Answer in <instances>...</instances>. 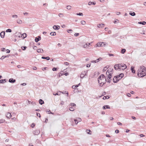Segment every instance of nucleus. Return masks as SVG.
Instances as JSON below:
<instances>
[{
	"instance_id": "obj_1",
	"label": "nucleus",
	"mask_w": 146,
	"mask_h": 146,
	"mask_svg": "<svg viewBox=\"0 0 146 146\" xmlns=\"http://www.w3.org/2000/svg\"><path fill=\"white\" fill-rule=\"evenodd\" d=\"M137 75L139 77H142L146 75V68L144 66H141L138 70Z\"/></svg>"
},
{
	"instance_id": "obj_2",
	"label": "nucleus",
	"mask_w": 146,
	"mask_h": 146,
	"mask_svg": "<svg viewBox=\"0 0 146 146\" xmlns=\"http://www.w3.org/2000/svg\"><path fill=\"white\" fill-rule=\"evenodd\" d=\"M106 77L103 74L99 76L98 78V83L101 86H102L106 83Z\"/></svg>"
},
{
	"instance_id": "obj_3",
	"label": "nucleus",
	"mask_w": 146,
	"mask_h": 146,
	"mask_svg": "<svg viewBox=\"0 0 146 146\" xmlns=\"http://www.w3.org/2000/svg\"><path fill=\"white\" fill-rule=\"evenodd\" d=\"M127 66L125 64H115L114 68L116 70H124L127 68Z\"/></svg>"
},
{
	"instance_id": "obj_4",
	"label": "nucleus",
	"mask_w": 146,
	"mask_h": 146,
	"mask_svg": "<svg viewBox=\"0 0 146 146\" xmlns=\"http://www.w3.org/2000/svg\"><path fill=\"white\" fill-rule=\"evenodd\" d=\"M87 76V74H86L85 71H83L82 72V74L80 75V77L82 79L85 76Z\"/></svg>"
},
{
	"instance_id": "obj_5",
	"label": "nucleus",
	"mask_w": 146,
	"mask_h": 146,
	"mask_svg": "<svg viewBox=\"0 0 146 146\" xmlns=\"http://www.w3.org/2000/svg\"><path fill=\"white\" fill-rule=\"evenodd\" d=\"M40 133V131L38 130H36L33 131V133L35 135H38Z\"/></svg>"
},
{
	"instance_id": "obj_6",
	"label": "nucleus",
	"mask_w": 146,
	"mask_h": 146,
	"mask_svg": "<svg viewBox=\"0 0 146 146\" xmlns=\"http://www.w3.org/2000/svg\"><path fill=\"white\" fill-rule=\"evenodd\" d=\"M105 44L104 42H98L97 44V46H104Z\"/></svg>"
},
{
	"instance_id": "obj_7",
	"label": "nucleus",
	"mask_w": 146,
	"mask_h": 146,
	"mask_svg": "<svg viewBox=\"0 0 146 146\" xmlns=\"http://www.w3.org/2000/svg\"><path fill=\"white\" fill-rule=\"evenodd\" d=\"M102 58L100 57L95 60H93V61H92L91 62L93 63H97V62H98L100 60H102Z\"/></svg>"
},
{
	"instance_id": "obj_8",
	"label": "nucleus",
	"mask_w": 146,
	"mask_h": 146,
	"mask_svg": "<svg viewBox=\"0 0 146 146\" xmlns=\"http://www.w3.org/2000/svg\"><path fill=\"white\" fill-rule=\"evenodd\" d=\"M41 39V37L40 36H38V37H36L35 39V41L36 42H37L39 40Z\"/></svg>"
},
{
	"instance_id": "obj_9",
	"label": "nucleus",
	"mask_w": 146,
	"mask_h": 146,
	"mask_svg": "<svg viewBox=\"0 0 146 146\" xmlns=\"http://www.w3.org/2000/svg\"><path fill=\"white\" fill-rule=\"evenodd\" d=\"M109 70H108V71H107L106 72V74L108 76L109 75H110V76H111L113 73L112 71L110 70L109 71Z\"/></svg>"
},
{
	"instance_id": "obj_10",
	"label": "nucleus",
	"mask_w": 146,
	"mask_h": 146,
	"mask_svg": "<svg viewBox=\"0 0 146 146\" xmlns=\"http://www.w3.org/2000/svg\"><path fill=\"white\" fill-rule=\"evenodd\" d=\"M53 28L56 30H58L60 28V26L58 25H54L53 27Z\"/></svg>"
},
{
	"instance_id": "obj_11",
	"label": "nucleus",
	"mask_w": 146,
	"mask_h": 146,
	"mask_svg": "<svg viewBox=\"0 0 146 146\" xmlns=\"http://www.w3.org/2000/svg\"><path fill=\"white\" fill-rule=\"evenodd\" d=\"M11 116L12 115L9 112H8L6 115V117L8 118H10Z\"/></svg>"
},
{
	"instance_id": "obj_12",
	"label": "nucleus",
	"mask_w": 146,
	"mask_h": 146,
	"mask_svg": "<svg viewBox=\"0 0 146 146\" xmlns=\"http://www.w3.org/2000/svg\"><path fill=\"white\" fill-rule=\"evenodd\" d=\"M9 81L10 83H14L16 82V80L13 78H11L9 80Z\"/></svg>"
},
{
	"instance_id": "obj_13",
	"label": "nucleus",
	"mask_w": 146,
	"mask_h": 146,
	"mask_svg": "<svg viewBox=\"0 0 146 146\" xmlns=\"http://www.w3.org/2000/svg\"><path fill=\"white\" fill-rule=\"evenodd\" d=\"M5 34V31H2L0 33V36L2 38H3L4 37Z\"/></svg>"
},
{
	"instance_id": "obj_14",
	"label": "nucleus",
	"mask_w": 146,
	"mask_h": 146,
	"mask_svg": "<svg viewBox=\"0 0 146 146\" xmlns=\"http://www.w3.org/2000/svg\"><path fill=\"white\" fill-rule=\"evenodd\" d=\"M113 80L114 83H116L119 81V79H117L115 76L113 78Z\"/></svg>"
},
{
	"instance_id": "obj_15",
	"label": "nucleus",
	"mask_w": 146,
	"mask_h": 146,
	"mask_svg": "<svg viewBox=\"0 0 146 146\" xmlns=\"http://www.w3.org/2000/svg\"><path fill=\"white\" fill-rule=\"evenodd\" d=\"M103 109H110V106L108 105H105L103 107Z\"/></svg>"
},
{
	"instance_id": "obj_16",
	"label": "nucleus",
	"mask_w": 146,
	"mask_h": 146,
	"mask_svg": "<svg viewBox=\"0 0 146 146\" xmlns=\"http://www.w3.org/2000/svg\"><path fill=\"white\" fill-rule=\"evenodd\" d=\"M134 68L133 66H131V72L133 73H135V71L134 70Z\"/></svg>"
},
{
	"instance_id": "obj_17",
	"label": "nucleus",
	"mask_w": 146,
	"mask_h": 146,
	"mask_svg": "<svg viewBox=\"0 0 146 146\" xmlns=\"http://www.w3.org/2000/svg\"><path fill=\"white\" fill-rule=\"evenodd\" d=\"M104 24H99L98 25V27L99 28H103L104 27Z\"/></svg>"
},
{
	"instance_id": "obj_18",
	"label": "nucleus",
	"mask_w": 146,
	"mask_h": 146,
	"mask_svg": "<svg viewBox=\"0 0 146 146\" xmlns=\"http://www.w3.org/2000/svg\"><path fill=\"white\" fill-rule=\"evenodd\" d=\"M39 102L41 105H42L44 103V101L42 99H40L39 100Z\"/></svg>"
},
{
	"instance_id": "obj_19",
	"label": "nucleus",
	"mask_w": 146,
	"mask_h": 146,
	"mask_svg": "<svg viewBox=\"0 0 146 146\" xmlns=\"http://www.w3.org/2000/svg\"><path fill=\"white\" fill-rule=\"evenodd\" d=\"M41 58L43 59H46L47 60H49L50 59V57L49 56H47L46 57L42 56Z\"/></svg>"
},
{
	"instance_id": "obj_20",
	"label": "nucleus",
	"mask_w": 146,
	"mask_h": 146,
	"mask_svg": "<svg viewBox=\"0 0 146 146\" xmlns=\"http://www.w3.org/2000/svg\"><path fill=\"white\" fill-rule=\"evenodd\" d=\"M129 14L133 16H135L136 15L135 12L132 11H131L129 12Z\"/></svg>"
},
{
	"instance_id": "obj_21",
	"label": "nucleus",
	"mask_w": 146,
	"mask_h": 146,
	"mask_svg": "<svg viewBox=\"0 0 146 146\" xmlns=\"http://www.w3.org/2000/svg\"><path fill=\"white\" fill-rule=\"evenodd\" d=\"M75 108L69 106V110L70 111H72L74 110Z\"/></svg>"
},
{
	"instance_id": "obj_22",
	"label": "nucleus",
	"mask_w": 146,
	"mask_h": 146,
	"mask_svg": "<svg viewBox=\"0 0 146 146\" xmlns=\"http://www.w3.org/2000/svg\"><path fill=\"white\" fill-rule=\"evenodd\" d=\"M96 4V3L95 2H92L91 1H90L88 3V5H91L92 4H93V5H95Z\"/></svg>"
},
{
	"instance_id": "obj_23",
	"label": "nucleus",
	"mask_w": 146,
	"mask_h": 146,
	"mask_svg": "<svg viewBox=\"0 0 146 146\" xmlns=\"http://www.w3.org/2000/svg\"><path fill=\"white\" fill-rule=\"evenodd\" d=\"M138 24H142L143 25H145L146 24V22L145 21H141L138 22Z\"/></svg>"
},
{
	"instance_id": "obj_24",
	"label": "nucleus",
	"mask_w": 146,
	"mask_h": 146,
	"mask_svg": "<svg viewBox=\"0 0 146 146\" xmlns=\"http://www.w3.org/2000/svg\"><path fill=\"white\" fill-rule=\"evenodd\" d=\"M139 33H140L142 34H145V31L143 30V29L139 31Z\"/></svg>"
},
{
	"instance_id": "obj_25",
	"label": "nucleus",
	"mask_w": 146,
	"mask_h": 146,
	"mask_svg": "<svg viewBox=\"0 0 146 146\" xmlns=\"http://www.w3.org/2000/svg\"><path fill=\"white\" fill-rule=\"evenodd\" d=\"M56 33L55 32H51L50 33V35L51 36H55L56 35Z\"/></svg>"
},
{
	"instance_id": "obj_26",
	"label": "nucleus",
	"mask_w": 146,
	"mask_h": 146,
	"mask_svg": "<svg viewBox=\"0 0 146 146\" xmlns=\"http://www.w3.org/2000/svg\"><path fill=\"white\" fill-rule=\"evenodd\" d=\"M41 50H42V52H43V50L42 49H40V48L38 49L37 50V52H41V53H42V52H41Z\"/></svg>"
},
{
	"instance_id": "obj_27",
	"label": "nucleus",
	"mask_w": 146,
	"mask_h": 146,
	"mask_svg": "<svg viewBox=\"0 0 146 146\" xmlns=\"http://www.w3.org/2000/svg\"><path fill=\"white\" fill-rule=\"evenodd\" d=\"M17 23L21 24L22 23V21L21 20H17Z\"/></svg>"
},
{
	"instance_id": "obj_28",
	"label": "nucleus",
	"mask_w": 146,
	"mask_h": 146,
	"mask_svg": "<svg viewBox=\"0 0 146 146\" xmlns=\"http://www.w3.org/2000/svg\"><path fill=\"white\" fill-rule=\"evenodd\" d=\"M125 51H126L125 49L124 48H123V49H122L121 52L122 54H124L125 52Z\"/></svg>"
},
{
	"instance_id": "obj_29",
	"label": "nucleus",
	"mask_w": 146,
	"mask_h": 146,
	"mask_svg": "<svg viewBox=\"0 0 146 146\" xmlns=\"http://www.w3.org/2000/svg\"><path fill=\"white\" fill-rule=\"evenodd\" d=\"M22 36L23 37V38H25L27 37V34L25 33H23L22 35Z\"/></svg>"
},
{
	"instance_id": "obj_30",
	"label": "nucleus",
	"mask_w": 146,
	"mask_h": 146,
	"mask_svg": "<svg viewBox=\"0 0 146 146\" xmlns=\"http://www.w3.org/2000/svg\"><path fill=\"white\" fill-rule=\"evenodd\" d=\"M6 80L5 79H1L0 80V83H4V82H5Z\"/></svg>"
},
{
	"instance_id": "obj_31",
	"label": "nucleus",
	"mask_w": 146,
	"mask_h": 146,
	"mask_svg": "<svg viewBox=\"0 0 146 146\" xmlns=\"http://www.w3.org/2000/svg\"><path fill=\"white\" fill-rule=\"evenodd\" d=\"M109 98V96H104L103 98V99L104 100H105L106 99H108Z\"/></svg>"
},
{
	"instance_id": "obj_32",
	"label": "nucleus",
	"mask_w": 146,
	"mask_h": 146,
	"mask_svg": "<svg viewBox=\"0 0 146 146\" xmlns=\"http://www.w3.org/2000/svg\"><path fill=\"white\" fill-rule=\"evenodd\" d=\"M81 23L83 25H85L86 24V22L84 21H81Z\"/></svg>"
},
{
	"instance_id": "obj_33",
	"label": "nucleus",
	"mask_w": 146,
	"mask_h": 146,
	"mask_svg": "<svg viewBox=\"0 0 146 146\" xmlns=\"http://www.w3.org/2000/svg\"><path fill=\"white\" fill-rule=\"evenodd\" d=\"M5 121V120L4 119H0V123H4Z\"/></svg>"
},
{
	"instance_id": "obj_34",
	"label": "nucleus",
	"mask_w": 146,
	"mask_h": 146,
	"mask_svg": "<svg viewBox=\"0 0 146 146\" xmlns=\"http://www.w3.org/2000/svg\"><path fill=\"white\" fill-rule=\"evenodd\" d=\"M120 77V79H121L124 76V74L123 73H121L119 75Z\"/></svg>"
},
{
	"instance_id": "obj_35",
	"label": "nucleus",
	"mask_w": 146,
	"mask_h": 146,
	"mask_svg": "<svg viewBox=\"0 0 146 146\" xmlns=\"http://www.w3.org/2000/svg\"><path fill=\"white\" fill-rule=\"evenodd\" d=\"M11 31H12L10 29H7L6 31V32L7 33V32L10 33V32H11Z\"/></svg>"
},
{
	"instance_id": "obj_36",
	"label": "nucleus",
	"mask_w": 146,
	"mask_h": 146,
	"mask_svg": "<svg viewBox=\"0 0 146 146\" xmlns=\"http://www.w3.org/2000/svg\"><path fill=\"white\" fill-rule=\"evenodd\" d=\"M76 15H78L79 16H83V14L82 13H77L76 14Z\"/></svg>"
},
{
	"instance_id": "obj_37",
	"label": "nucleus",
	"mask_w": 146,
	"mask_h": 146,
	"mask_svg": "<svg viewBox=\"0 0 146 146\" xmlns=\"http://www.w3.org/2000/svg\"><path fill=\"white\" fill-rule=\"evenodd\" d=\"M62 75H64V74L63 71H61V72H60L59 74V76L60 77V76H61Z\"/></svg>"
},
{
	"instance_id": "obj_38",
	"label": "nucleus",
	"mask_w": 146,
	"mask_h": 146,
	"mask_svg": "<svg viewBox=\"0 0 146 146\" xmlns=\"http://www.w3.org/2000/svg\"><path fill=\"white\" fill-rule=\"evenodd\" d=\"M26 48L27 47L26 46H23L21 47V48L23 50H25Z\"/></svg>"
},
{
	"instance_id": "obj_39",
	"label": "nucleus",
	"mask_w": 146,
	"mask_h": 146,
	"mask_svg": "<svg viewBox=\"0 0 146 146\" xmlns=\"http://www.w3.org/2000/svg\"><path fill=\"white\" fill-rule=\"evenodd\" d=\"M12 17L13 18H16V19H17L18 18V16L17 15H12Z\"/></svg>"
},
{
	"instance_id": "obj_40",
	"label": "nucleus",
	"mask_w": 146,
	"mask_h": 146,
	"mask_svg": "<svg viewBox=\"0 0 146 146\" xmlns=\"http://www.w3.org/2000/svg\"><path fill=\"white\" fill-rule=\"evenodd\" d=\"M58 15L60 17H63L64 16V15L62 13H59Z\"/></svg>"
},
{
	"instance_id": "obj_41",
	"label": "nucleus",
	"mask_w": 146,
	"mask_h": 146,
	"mask_svg": "<svg viewBox=\"0 0 146 146\" xmlns=\"http://www.w3.org/2000/svg\"><path fill=\"white\" fill-rule=\"evenodd\" d=\"M70 106L72 107H74L75 106H76V104L74 103H72L70 105Z\"/></svg>"
},
{
	"instance_id": "obj_42",
	"label": "nucleus",
	"mask_w": 146,
	"mask_h": 146,
	"mask_svg": "<svg viewBox=\"0 0 146 146\" xmlns=\"http://www.w3.org/2000/svg\"><path fill=\"white\" fill-rule=\"evenodd\" d=\"M115 77L117 79H119V80L120 79H120V76H119V75H118V76H115Z\"/></svg>"
},
{
	"instance_id": "obj_43",
	"label": "nucleus",
	"mask_w": 146,
	"mask_h": 146,
	"mask_svg": "<svg viewBox=\"0 0 146 146\" xmlns=\"http://www.w3.org/2000/svg\"><path fill=\"white\" fill-rule=\"evenodd\" d=\"M67 31V32L69 33H71L72 32V29H69Z\"/></svg>"
},
{
	"instance_id": "obj_44",
	"label": "nucleus",
	"mask_w": 146,
	"mask_h": 146,
	"mask_svg": "<svg viewBox=\"0 0 146 146\" xmlns=\"http://www.w3.org/2000/svg\"><path fill=\"white\" fill-rule=\"evenodd\" d=\"M77 120V121L78 122H80L81 121V119L80 118H79V117H78L77 118V119H76Z\"/></svg>"
},
{
	"instance_id": "obj_45",
	"label": "nucleus",
	"mask_w": 146,
	"mask_h": 146,
	"mask_svg": "<svg viewBox=\"0 0 146 146\" xmlns=\"http://www.w3.org/2000/svg\"><path fill=\"white\" fill-rule=\"evenodd\" d=\"M52 70L53 71H56L57 70V68L54 67L52 68Z\"/></svg>"
},
{
	"instance_id": "obj_46",
	"label": "nucleus",
	"mask_w": 146,
	"mask_h": 146,
	"mask_svg": "<svg viewBox=\"0 0 146 146\" xmlns=\"http://www.w3.org/2000/svg\"><path fill=\"white\" fill-rule=\"evenodd\" d=\"M71 6L70 5H68L67 6V9H70Z\"/></svg>"
},
{
	"instance_id": "obj_47",
	"label": "nucleus",
	"mask_w": 146,
	"mask_h": 146,
	"mask_svg": "<svg viewBox=\"0 0 146 146\" xmlns=\"http://www.w3.org/2000/svg\"><path fill=\"white\" fill-rule=\"evenodd\" d=\"M46 112H50V113H49V114H53V113H52V112H50V111L49 110L48 111V110H46Z\"/></svg>"
},
{
	"instance_id": "obj_48",
	"label": "nucleus",
	"mask_w": 146,
	"mask_h": 146,
	"mask_svg": "<svg viewBox=\"0 0 146 146\" xmlns=\"http://www.w3.org/2000/svg\"><path fill=\"white\" fill-rule=\"evenodd\" d=\"M53 95H55V96H56V95H60V94H59L58 92V93H56V94H54V93H53Z\"/></svg>"
},
{
	"instance_id": "obj_49",
	"label": "nucleus",
	"mask_w": 146,
	"mask_h": 146,
	"mask_svg": "<svg viewBox=\"0 0 146 146\" xmlns=\"http://www.w3.org/2000/svg\"><path fill=\"white\" fill-rule=\"evenodd\" d=\"M31 104L33 105H36V103L35 102H32V103H31Z\"/></svg>"
},
{
	"instance_id": "obj_50",
	"label": "nucleus",
	"mask_w": 146,
	"mask_h": 146,
	"mask_svg": "<svg viewBox=\"0 0 146 146\" xmlns=\"http://www.w3.org/2000/svg\"><path fill=\"white\" fill-rule=\"evenodd\" d=\"M79 35V34L78 33H75V34H74V36H78Z\"/></svg>"
},
{
	"instance_id": "obj_51",
	"label": "nucleus",
	"mask_w": 146,
	"mask_h": 146,
	"mask_svg": "<svg viewBox=\"0 0 146 146\" xmlns=\"http://www.w3.org/2000/svg\"><path fill=\"white\" fill-rule=\"evenodd\" d=\"M108 69V68L106 67H105L104 68V69L103 70V71L104 72L105 71H106Z\"/></svg>"
},
{
	"instance_id": "obj_52",
	"label": "nucleus",
	"mask_w": 146,
	"mask_h": 146,
	"mask_svg": "<svg viewBox=\"0 0 146 146\" xmlns=\"http://www.w3.org/2000/svg\"><path fill=\"white\" fill-rule=\"evenodd\" d=\"M6 57V56H3L1 58V59L3 60V59H4Z\"/></svg>"
},
{
	"instance_id": "obj_53",
	"label": "nucleus",
	"mask_w": 146,
	"mask_h": 146,
	"mask_svg": "<svg viewBox=\"0 0 146 146\" xmlns=\"http://www.w3.org/2000/svg\"><path fill=\"white\" fill-rule=\"evenodd\" d=\"M35 126V124L34 123H32L31 126L33 128Z\"/></svg>"
},
{
	"instance_id": "obj_54",
	"label": "nucleus",
	"mask_w": 146,
	"mask_h": 146,
	"mask_svg": "<svg viewBox=\"0 0 146 146\" xmlns=\"http://www.w3.org/2000/svg\"><path fill=\"white\" fill-rule=\"evenodd\" d=\"M111 80V79H107V80H106V81H107V82L110 83V82Z\"/></svg>"
},
{
	"instance_id": "obj_55",
	"label": "nucleus",
	"mask_w": 146,
	"mask_h": 146,
	"mask_svg": "<svg viewBox=\"0 0 146 146\" xmlns=\"http://www.w3.org/2000/svg\"><path fill=\"white\" fill-rule=\"evenodd\" d=\"M91 64H87L86 67L88 68L90 67Z\"/></svg>"
},
{
	"instance_id": "obj_56",
	"label": "nucleus",
	"mask_w": 146,
	"mask_h": 146,
	"mask_svg": "<svg viewBox=\"0 0 146 146\" xmlns=\"http://www.w3.org/2000/svg\"><path fill=\"white\" fill-rule=\"evenodd\" d=\"M36 115L37 116H38L39 117H41L40 114L39 113H36Z\"/></svg>"
},
{
	"instance_id": "obj_57",
	"label": "nucleus",
	"mask_w": 146,
	"mask_h": 146,
	"mask_svg": "<svg viewBox=\"0 0 146 146\" xmlns=\"http://www.w3.org/2000/svg\"><path fill=\"white\" fill-rule=\"evenodd\" d=\"M88 44H87V43H86V46H84V48H86V47H87V46L88 45H89L90 44V43H88Z\"/></svg>"
},
{
	"instance_id": "obj_58",
	"label": "nucleus",
	"mask_w": 146,
	"mask_h": 146,
	"mask_svg": "<svg viewBox=\"0 0 146 146\" xmlns=\"http://www.w3.org/2000/svg\"><path fill=\"white\" fill-rule=\"evenodd\" d=\"M111 76H110V75L108 76V77L107 78V79H111Z\"/></svg>"
},
{
	"instance_id": "obj_59",
	"label": "nucleus",
	"mask_w": 146,
	"mask_h": 146,
	"mask_svg": "<svg viewBox=\"0 0 146 146\" xmlns=\"http://www.w3.org/2000/svg\"><path fill=\"white\" fill-rule=\"evenodd\" d=\"M115 133H119V130L118 129H116L115 131Z\"/></svg>"
},
{
	"instance_id": "obj_60",
	"label": "nucleus",
	"mask_w": 146,
	"mask_h": 146,
	"mask_svg": "<svg viewBox=\"0 0 146 146\" xmlns=\"http://www.w3.org/2000/svg\"><path fill=\"white\" fill-rule=\"evenodd\" d=\"M64 102L63 101H62L60 103V104H61V105H63L64 104Z\"/></svg>"
},
{
	"instance_id": "obj_61",
	"label": "nucleus",
	"mask_w": 146,
	"mask_h": 146,
	"mask_svg": "<svg viewBox=\"0 0 146 146\" xmlns=\"http://www.w3.org/2000/svg\"><path fill=\"white\" fill-rule=\"evenodd\" d=\"M37 47L36 46H33V48L34 50H36V49Z\"/></svg>"
},
{
	"instance_id": "obj_62",
	"label": "nucleus",
	"mask_w": 146,
	"mask_h": 146,
	"mask_svg": "<svg viewBox=\"0 0 146 146\" xmlns=\"http://www.w3.org/2000/svg\"><path fill=\"white\" fill-rule=\"evenodd\" d=\"M74 121L75 122L76 124H77L78 123V122L77 121V120L76 119H74Z\"/></svg>"
},
{
	"instance_id": "obj_63",
	"label": "nucleus",
	"mask_w": 146,
	"mask_h": 146,
	"mask_svg": "<svg viewBox=\"0 0 146 146\" xmlns=\"http://www.w3.org/2000/svg\"><path fill=\"white\" fill-rule=\"evenodd\" d=\"M108 55L110 56H114V55L113 54H108Z\"/></svg>"
},
{
	"instance_id": "obj_64",
	"label": "nucleus",
	"mask_w": 146,
	"mask_h": 146,
	"mask_svg": "<svg viewBox=\"0 0 146 146\" xmlns=\"http://www.w3.org/2000/svg\"><path fill=\"white\" fill-rule=\"evenodd\" d=\"M64 75H65V76H67L69 75V73L68 72H66L64 74Z\"/></svg>"
}]
</instances>
